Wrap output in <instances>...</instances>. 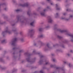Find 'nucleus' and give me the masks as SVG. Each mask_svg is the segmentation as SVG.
I'll use <instances>...</instances> for the list:
<instances>
[{
  "label": "nucleus",
  "instance_id": "f257e3e1",
  "mask_svg": "<svg viewBox=\"0 0 73 73\" xmlns=\"http://www.w3.org/2000/svg\"><path fill=\"white\" fill-rule=\"evenodd\" d=\"M17 41V38H15L13 39V43H12V45H15V42Z\"/></svg>",
  "mask_w": 73,
  "mask_h": 73
},
{
  "label": "nucleus",
  "instance_id": "f03ea898",
  "mask_svg": "<svg viewBox=\"0 0 73 73\" xmlns=\"http://www.w3.org/2000/svg\"><path fill=\"white\" fill-rule=\"evenodd\" d=\"M22 6L23 7H28V3H25Z\"/></svg>",
  "mask_w": 73,
  "mask_h": 73
},
{
  "label": "nucleus",
  "instance_id": "7ed1b4c3",
  "mask_svg": "<svg viewBox=\"0 0 73 73\" xmlns=\"http://www.w3.org/2000/svg\"><path fill=\"white\" fill-rule=\"evenodd\" d=\"M52 22V19L51 18L48 19V23H51Z\"/></svg>",
  "mask_w": 73,
  "mask_h": 73
},
{
  "label": "nucleus",
  "instance_id": "20e7f679",
  "mask_svg": "<svg viewBox=\"0 0 73 73\" xmlns=\"http://www.w3.org/2000/svg\"><path fill=\"white\" fill-rule=\"evenodd\" d=\"M31 25V26H33L34 25V22H33L31 23H30Z\"/></svg>",
  "mask_w": 73,
  "mask_h": 73
},
{
  "label": "nucleus",
  "instance_id": "39448f33",
  "mask_svg": "<svg viewBox=\"0 0 73 73\" xmlns=\"http://www.w3.org/2000/svg\"><path fill=\"white\" fill-rule=\"evenodd\" d=\"M4 32H6V33H9V31H8V30H7L6 31L4 32H3V33H4Z\"/></svg>",
  "mask_w": 73,
  "mask_h": 73
},
{
  "label": "nucleus",
  "instance_id": "423d86ee",
  "mask_svg": "<svg viewBox=\"0 0 73 73\" xmlns=\"http://www.w3.org/2000/svg\"><path fill=\"white\" fill-rule=\"evenodd\" d=\"M60 32H61V33H63V32H66V31H64V30H62L60 31Z\"/></svg>",
  "mask_w": 73,
  "mask_h": 73
},
{
  "label": "nucleus",
  "instance_id": "0eeeda50",
  "mask_svg": "<svg viewBox=\"0 0 73 73\" xmlns=\"http://www.w3.org/2000/svg\"><path fill=\"white\" fill-rule=\"evenodd\" d=\"M68 35L69 36H70V37H72V38L73 39V35H72V34H68Z\"/></svg>",
  "mask_w": 73,
  "mask_h": 73
},
{
  "label": "nucleus",
  "instance_id": "6e6552de",
  "mask_svg": "<svg viewBox=\"0 0 73 73\" xmlns=\"http://www.w3.org/2000/svg\"><path fill=\"white\" fill-rule=\"evenodd\" d=\"M41 15L42 16H44V15H45V14L44 13H41Z\"/></svg>",
  "mask_w": 73,
  "mask_h": 73
},
{
  "label": "nucleus",
  "instance_id": "1a4fd4ad",
  "mask_svg": "<svg viewBox=\"0 0 73 73\" xmlns=\"http://www.w3.org/2000/svg\"><path fill=\"white\" fill-rule=\"evenodd\" d=\"M42 29H41V28L39 29V31H42Z\"/></svg>",
  "mask_w": 73,
  "mask_h": 73
},
{
  "label": "nucleus",
  "instance_id": "9d476101",
  "mask_svg": "<svg viewBox=\"0 0 73 73\" xmlns=\"http://www.w3.org/2000/svg\"><path fill=\"white\" fill-rule=\"evenodd\" d=\"M5 40H3L2 41V43H3L4 42H5Z\"/></svg>",
  "mask_w": 73,
  "mask_h": 73
},
{
  "label": "nucleus",
  "instance_id": "9b49d317",
  "mask_svg": "<svg viewBox=\"0 0 73 73\" xmlns=\"http://www.w3.org/2000/svg\"><path fill=\"white\" fill-rule=\"evenodd\" d=\"M16 12H19V11H20V10L17 9L16 10Z\"/></svg>",
  "mask_w": 73,
  "mask_h": 73
},
{
  "label": "nucleus",
  "instance_id": "f8f14e48",
  "mask_svg": "<svg viewBox=\"0 0 73 73\" xmlns=\"http://www.w3.org/2000/svg\"><path fill=\"white\" fill-rule=\"evenodd\" d=\"M43 37V35H41L40 36V38H42V37Z\"/></svg>",
  "mask_w": 73,
  "mask_h": 73
},
{
  "label": "nucleus",
  "instance_id": "ddd939ff",
  "mask_svg": "<svg viewBox=\"0 0 73 73\" xmlns=\"http://www.w3.org/2000/svg\"><path fill=\"white\" fill-rule=\"evenodd\" d=\"M49 44H47V46L48 47V48H49Z\"/></svg>",
  "mask_w": 73,
  "mask_h": 73
},
{
  "label": "nucleus",
  "instance_id": "4468645a",
  "mask_svg": "<svg viewBox=\"0 0 73 73\" xmlns=\"http://www.w3.org/2000/svg\"><path fill=\"white\" fill-rule=\"evenodd\" d=\"M40 73H44L43 72V71L42 70H41V71H40Z\"/></svg>",
  "mask_w": 73,
  "mask_h": 73
},
{
  "label": "nucleus",
  "instance_id": "2eb2a0df",
  "mask_svg": "<svg viewBox=\"0 0 73 73\" xmlns=\"http://www.w3.org/2000/svg\"><path fill=\"white\" fill-rule=\"evenodd\" d=\"M53 61H54H54H55V60L54 59H53Z\"/></svg>",
  "mask_w": 73,
  "mask_h": 73
},
{
  "label": "nucleus",
  "instance_id": "dca6fc26",
  "mask_svg": "<svg viewBox=\"0 0 73 73\" xmlns=\"http://www.w3.org/2000/svg\"><path fill=\"white\" fill-rule=\"evenodd\" d=\"M60 9V8H57V10H59Z\"/></svg>",
  "mask_w": 73,
  "mask_h": 73
},
{
  "label": "nucleus",
  "instance_id": "f3484780",
  "mask_svg": "<svg viewBox=\"0 0 73 73\" xmlns=\"http://www.w3.org/2000/svg\"><path fill=\"white\" fill-rule=\"evenodd\" d=\"M14 49H16V48H13V50H14Z\"/></svg>",
  "mask_w": 73,
  "mask_h": 73
},
{
  "label": "nucleus",
  "instance_id": "a211bd4d",
  "mask_svg": "<svg viewBox=\"0 0 73 73\" xmlns=\"http://www.w3.org/2000/svg\"><path fill=\"white\" fill-rule=\"evenodd\" d=\"M48 64V62H47L46 63V65H47V64Z\"/></svg>",
  "mask_w": 73,
  "mask_h": 73
},
{
  "label": "nucleus",
  "instance_id": "6ab92c4d",
  "mask_svg": "<svg viewBox=\"0 0 73 73\" xmlns=\"http://www.w3.org/2000/svg\"><path fill=\"white\" fill-rule=\"evenodd\" d=\"M69 66H70V64H69Z\"/></svg>",
  "mask_w": 73,
  "mask_h": 73
},
{
  "label": "nucleus",
  "instance_id": "aec40b11",
  "mask_svg": "<svg viewBox=\"0 0 73 73\" xmlns=\"http://www.w3.org/2000/svg\"><path fill=\"white\" fill-rule=\"evenodd\" d=\"M60 68L59 67H57L56 68L57 69H59Z\"/></svg>",
  "mask_w": 73,
  "mask_h": 73
},
{
  "label": "nucleus",
  "instance_id": "412c9836",
  "mask_svg": "<svg viewBox=\"0 0 73 73\" xmlns=\"http://www.w3.org/2000/svg\"><path fill=\"white\" fill-rule=\"evenodd\" d=\"M69 9H67L66 11H69Z\"/></svg>",
  "mask_w": 73,
  "mask_h": 73
},
{
  "label": "nucleus",
  "instance_id": "4be33fe9",
  "mask_svg": "<svg viewBox=\"0 0 73 73\" xmlns=\"http://www.w3.org/2000/svg\"><path fill=\"white\" fill-rule=\"evenodd\" d=\"M27 14H28V15H29V12H27Z\"/></svg>",
  "mask_w": 73,
  "mask_h": 73
},
{
  "label": "nucleus",
  "instance_id": "5701e85b",
  "mask_svg": "<svg viewBox=\"0 0 73 73\" xmlns=\"http://www.w3.org/2000/svg\"><path fill=\"white\" fill-rule=\"evenodd\" d=\"M44 12H45V11H46V9L44 10Z\"/></svg>",
  "mask_w": 73,
  "mask_h": 73
},
{
  "label": "nucleus",
  "instance_id": "b1692460",
  "mask_svg": "<svg viewBox=\"0 0 73 73\" xmlns=\"http://www.w3.org/2000/svg\"><path fill=\"white\" fill-rule=\"evenodd\" d=\"M53 65H51V67H53Z\"/></svg>",
  "mask_w": 73,
  "mask_h": 73
},
{
  "label": "nucleus",
  "instance_id": "393cba45",
  "mask_svg": "<svg viewBox=\"0 0 73 73\" xmlns=\"http://www.w3.org/2000/svg\"><path fill=\"white\" fill-rule=\"evenodd\" d=\"M70 17H73V16H72V15H71V16H70Z\"/></svg>",
  "mask_w": 73,
  "mask_h": 73
},
{
  "label": "nucleus",
  "instance_id": "a878e982",
  "mask_svg": "<svg viewBox=\"0 0 73 73\" xmlns=\"http://www.w3.org/2000/svg\"><path fill=\"white\" fill-rule=\"evenodd\" d=\"M56 16H58V13H57L56 14Z\"/></svg>",
  "mask_w": 73,
  "mask_h": 73
},
{
  "label": "nucleus",
  "instance_id": "bb28decb",
  "mask_svg": "<svg viewBox=\"0 0 73 73\" xmlns=\"http://www.w3.org/2000/svg\"><path fill=\"white\" fill-rule=\"evenodd\" d=\"M66 14L65 13H64V14H63V15H65V14Z\"/></svg>",
  "mask_w": 73,
  "mask_h": 73
},
{
  "label": "nucleus",
  "instance_id": "cd10ccee",
  "mask_svg": "<svg viewBox=\"0 0 73 73\" xmlns=\"http://www.w3.org/2000/svg\"><path fill=\"white\" fill-rule=\"evenodd\" d=\"M58 37H59V38H60V36H58Z\"/></svg>",
  "mask_w": 73,
  "mask_h": 73
},
{
  "label": "nucleus",
  "instance_id": "c85d7f7f",
  "mask_svg": "<svg viewBox=\"0 0 73 73\" xmlns=\"http://www.w3.org/2000/svg\"><path fill=\"white\" fill-rule=\"evenodd\" d=\"M51 5H53V3H51Z\"/></svg>",
  "mask_w": 73,
  "mask_h": 73
},
{
  "label": "nucleus",
  "instance_id": "c756f323",
  "mask_svg": "<svg viewBox=\"0 0 73 73\" xmlns=\"http://www.w3.org/2000/svg\"><path fill=\"white\" fill-rule=\"evenodd\" d=\"M56 7H57V4H56Z\"/></svg>",
  "mask_w": 73,
  "mask_h": 73
},
{
  "label": "nucleus",
  "instance_id": "7c9ffc66",
  "mask_svg": "<svg viewBox=\"0 0 73 73\" xmlns=\"http://www.w3.org/2000/svg\"><path fill=\"white\" fill-rule=\"evenodd\" d=\"M21 51H22V50H20V51H19V52H21Z\"/></svg>",
  "mask_w": 73,
  "mask_h": 73
},
{
  "label": "nucleus",
  "instance_id": "2f4dec72",
  "mask_svg": "<svg viewBox=\"0 0 73 73\" xmlns=\"http://www.w3.org/2000/svg\"><path fill=\"white\" fill-rule=\"evenodd\" d=\"M64 63L65 64H66V62H64Z\"/></svg>",
  "mask_w": 73,
  "mask_h": 73
},
{
  "label": "nucleus",
  "instance_id": "473e14b6",
  "mask_svg": "<svg viewBox=\"0 0 73 73\" xmlns=\"http://www.w3.org/2000/svg\"><path fill=\"white\" fill-rule=\"evenodd\" d=\"M49 0H47V1H49Z\"/></svg>",
  "mask_w": 73,
  "mask_h": 73
},
{
  "label": "nucleus",
  "instance_id": "72a5a7b5",
  "mask_svg": "<svg viewBox=\"0 0 73 73\" xmlns=\"http://www.w3.org/2000/svg\"><path fill=\"white\" fill-rule=\"evenodd\" d=\"M5 10H6V8H5Z\"/></svg>",
  "mask_w": 73,
  "mask_h": 73
},
{
  "label": "nucleus",
  "instance_id": "f704fd0d",
  "mask_svg": "<svg viewBox=\"0 0 73 73\" xmlns=\"http://www.w3.org/2000/svg\"><path fill=\"white\" fill-rule=\"evenodd\" d=\"M71 41L73 42V40H71Z\"/></svg>",
  "mask_w": 73,
  "mask_h": 73
},
{
  "label": "nucleus",
  "instance_id": "c9c22d12",
  "mask_svg": "<svg viewBox=\"0 0 73 73\" xmlns=\"http://www.w3.org/2000/svg\"><path fill=\"white\" fill-rule=\"evenodd\" d=\"M62 19H64V18H62Z\"/></svg>",
  "mask_w": 73,
  "mask_h": 73
},
{
  "label": "nucleus",
  "instance_id": "e433bc0d",
  "mask_svg": "<svg viewBox=\"0 0 73 73\" xmlns=\"http://www.w3.org/2000/svg\"><path fill=\"white\" fill-rule=\"evenodd\" d=\"M72 51H71V52H72Z\"/></svg>",
  "mask_w": 73,
  "mask_h": 73
},
{
  "label": "nucleus",
  "instance_id": "4c0bfd02",
  "mask_svg": "<svg viewBox=\"0 0 73 73\" xmlns=\"http://www.w3.org/2000/svg\"><path fill=\"white\" fill-rule=\"evenodd\" d=\"M58 0V1H60V0Z\"/></svg>",
  "mask_w": 73,
  "mask_h": 73
},
{
  "label": "nucleus",
  "instance_id": "58836bf2",
  "mask_svg": "<svg viewBox=\"0 0 73 73\" xmlns=\"http://www.w3.org/2000/svg\"><path fill=\"white\" fill-rule=\"evenodd\" d=\"M27 61H29V60H27Z\"/></svg>",
  "mask_w": 73,
  "mask_h": 73
},
{
  "label": "nucleus",
  "instance_id": "ea45409f",
  "mask_svg": "<svg viewBox=\"0 0 73 73\" xmlns=\"http://www.w3.org/2000/svg\"><path fill=\"white\" fill-rule=\"evenodd\" d=\"M29 60H30L29 59Z\"/></svg>",
  "mask_w": 73,
  "mask_h": 73
},
{
  "label": "nucleus",
  "instance_id": "a19ab883",
  "mask_svg": "<svg viewBox=\"0 0 73 73\" xmlns=\"http://www.w3.org/2000/svg\"><path fill=\"white\" fill-rule=\"evenodd\" d=\"M33 52H34V51H33Z\"/></svg>",
  "mask_w": 73,
  "mask_h": 73
},
{
  "label": "nucleus",
  "instance_id": "79ce46f5",
  "mask_svg": "<svg viewBox=\"0 0 73 73\" xmlns=\"http://www.w3.org/2000/svg\"><path fill=\"white\" fill-rule=\"evenodd\" d=\"M68 56H69V54H68Z\"/></svg>",
  "mask_w": 73,
  "mask_h": 73
},
{
  "label": "nucleus",
  "instance_id": "37998d69",
  "mask_svg": "<svg viewBox=\"0 0 73 73\" xmlns=\"http://www.w3.org/2000/svg\"><path fill=\"white\" fill-rule=\"evenodd\" d=\"M1 5H0V6Z\"/></svg>",
  "mask_w": 73,
  "mask_h": 73
}]
</instances>
